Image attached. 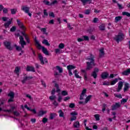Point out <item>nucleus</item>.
Wrapping results in <instances>:
<instances>
[{"label": "nucleus", "instance_id": "obj_1", "mask_svg": "<svg viewBox=\"0 0 130 130\" xmlns=\"http://www.w3.org/2000/svg\"><path fill=\"white\" fill-rule=\"evenodd\" d=\"M86 60H90V61H87L86 62V71H90L93 69V67L96 66L95 64V59H94V56L93 55H90V58H86Z\"/></svg>", "mask_w": 130, "mask_h": 130}, {"label": "nucleus", "instance_id": "obj_2", "mask_svg": "<svg viewBox=\"0 0 130 130\" xmlns=\"http://www.w3.org/2000/svg\"><path fill=\"white\" fill-rule=\"evenodd\" d=\"M55 69L56 71H58V72H57L56 71H54V76L55 78H58L59 76H61L62 72H63V70H62V68H61L60 66H57L55 67Z\"/></svg>", "mask_w": 130, "mask_h": 130}, {"label": "nucleus", "instance_id": "obj_3", "mask_svg": "<svg viewBox=\"0 0 130 130\" xmlns=\"http://www.w3.org/2000/svg\"><path fill=\"white\" fill-rule=\"evenodd\" d=\"M123 39H124V34L121 32H119L118 35L116 36V37L114 38V40H115L117 43H119V42L122 41Z\"/></svg>", "mask_w": 130, "mask_h": 130}, {"label": "nucleus", "instance_id": "obj_4", "mask_svg": "<svg viewBox=\"0 0 130 130\" xmlns=\"http://www.w3.org/2000/svg\"><path fill=\"white\" fill-rule=\"evenodd\" d=\"M15 36L17 37H19V44L21 45L22 48H24V46L26 45V42L24 40V37L20 35V34L17 33L15 34Z\"/></svg>", "mask_w": 130, "mask_h": 130}, {"label": "nucleus", "instance_id": "obj_5", "mask_svg": "<svg viewBox=\"0 0 130 130\" xmlns=\"http://www.w3.org/2000/svg\"><path fill=\"white\" fill-rule=\"evenodd\" d=\"M11 42L9 41H5L4 42V45L5 46L6 48L8 49V50H10V51H12L13 49H14V48L11 46Z\"/></svg>", "mask_w": 130, "mask_h": 130}, {"label": "nucleus", "instance_id": "obj_6", "mask_svg": "<svg viewBox=\"0 0 130 130\" xmlns=\"http://www.w3.org/2000/svg\"><path fill=\"white\" fill-rule=\"evenodd\" d=\"M8 97L10 98L8 100V103H11V102H14V98H15V93L13 91H10L8 94Z\"/></svg>", "mask_w": 130, "mask_h": 130}, {"label": "nucleus", "instance_id": "obj_7", "mask_svg": "<svg viewBox=\"0 0 130 130\" xmlns=\"http://www.w3.org/2000/svg\"><path fill=\"white\" fill-rule=\"evenodd\" d=\"M17 25H18L21 31H26V27L24 26V23L21 22V21L19 19H17Z\"/></svg>", "mask_w": 130, "mask_h": 130}, {"label": "nucleus", "instance_id": "obj_8", "mask_svg": "<svg viewBox=\"0 0 130 130\" xmlns=\"http://www.w3.org/2000/svg\"><path fill=\"white\" fill-rule=\"evenodd\" d=\"M67 68L68 70L69 76H73L72 70H75V69H76V66H74L73 65H69L67 67Z\"/></svg>", "mask_w": 130, "mask_h": 130}, {"label": "nucleus", "instance_id": "obj_9", "mask_svg": "<svg viewBox=\"0 0 130 130\" xmlns=\"http://www.w3.org/2000/svg\"><path fill=\"white\" fill-rule=\"evenodd\" d=\"M99 72V69L98 68H94V70L91 74V77H93L94 79H96L97 78V73Z\"/></svg>", "mask_w": 130, "mask_h": 130}, {"label": "nucleus", "instance_id": "obj_10", "mask_svg": "<svg viewBox=\"0 0 130 130\" xmlns=\"http://www.w3.org/2000/svg\"><path fill=\"white\" fill-rule=\"evenodd\" d=\"M32 79H33V77L32 76H25L23 77V80H21V83H22L23 84H25L27 81H29V80H32Z\"/></svg>", "mask_w": 130, "mask_h": 130}, {"label": "nucleus", "instance_id": "obj_11", "mask_svg": "<svg viewBox=\"0 0 130 130\" xmlns=\"http://www.w3.org/2000/svg\"><path fill=\"white\" fill-rule=\"evenodd\" d=\"M123 86V82L122 81H119L118 83V87L116 89V92L118 93L120 92L121 89H122V87Z\"/></svg>", "mask_w": 130, "mask_h": 130}, {"label": "nucleus", "instance_id": "obj_12", "mask_svg": "<svg viewBox=\"0 0 130 130\" xmlns=\"http://www.w3.org/2000/svg\"><path fill=\"white\" fill-rule=\"evenodd\" d=\"M38 49H41L42 48V51L43 53H44V54H45L46 55H49V52H48V51L47 50V49H46L44 46H41V47H38Z\"/></svg>", "mask_w": 130, "mask_h": 130}, {"label": "nucleus", "instance_id": "obj_13", "mask_svg": "<svg viewBox=\"0 0 130 130\" xmlns=\"http://www.w3.org/2000/svg\"><path fill=\"white\" fill-rule=\"evenodd\" d=\"M120 103H116L115 105L111 106V110H116V109L120 108L121 107Z\"/></svg>", "mask_w": 130, "mask_h": 130}, {"label": "nucleus", "instance_id": "obj_14", "mask_svg": "<svg viewBox=\"0 0 130 130\" xmlns=\"http://www.w3.org/2000/svg\"><path fill=\"white\" fill-rule=\"evenodd\" d=\"M109 77V74L107 72H103L101 75V77L103 80H105V79H108Z\"/></svg>", "mask_w": 130, "mask_h": 130}, {"label": "nucleus", "instance_id": "obj_15", "mask_svg": "<svg viewBox=\"0 0 130 130\" xmlns=\"http://www.w3.org/2000/svg\"><path fill=\"white\" fill-rule=\"evenodd\" d=\"M26 72H32L33 73H35V69L33 67L28 66L26 69Z\"/></svg>", "mask_w": 130, "mask_h": 130}, {"label": "nucleus", "instance_id": "obj_16", "mask_svg": "<svg viewBox=\"0 0 130 130\" xmlns=\"http://www.w3.org/2000/svg\"><path fill=\"white\" fill-rule=\"evenodd\" d=\"M87 92V89L86 88L83 89L82 90L81 94L80 95V100H83L84 99V96H85V94H86V92Z\"/></svg>", "mask_w": 130, "mask_h": 130}, {"label": "nucleus", "instance_id": "obj_17", "mask_svg": "<svg viewBox=\"0 0 130 130\" xmlns=\"http://www.w3.org/2000/svg\"><path fill=\"white\" fill-rule=\"evenodd\" d=\"M22 11H23V12L26 13H29L30 8L27 7V6H22L21 8Z\"/></svg>", "mask_w": 130, "mask_h": 130}, {"label": "nucleus", "instance_id": "obj_18", "mask_svg": "<svg viewBox=\"0 0 130 130\" xmlns=\"http://www.w3.org/2000/svg\"><path fill=\"white\" fill-rule=\"evenodd\" d=\"M128 89H129V84L127 83H125L123 88L124 92H127V91H128Z\"/></svg>", "mask_w": 130, "mask_h": 130}, {"label": "nucleus", "instance_id": "obj_19", "mask_svg": "<svg viewBox=\"0 0 130 130\" xmlns=\"http://www.w3.org/2000/svg\"><path fill=\"white\" fill-rule=\"evenodd\" d=\"M104 54H105V52H104V48H102L100 50V57H103V56H104Z\"/></svg>", "mask_w": 130, "mask_h": 130}, {"label": "nucleus", "instance_id": "obj_20", "mask_svg": "<svg viewBox=\"0 0 130 130\" xmlns=\"http://www.w3.org/2000/svg\"><path fill=\"white\" fill-rule=\"evenodd\" d=\"M130 74V69H127L126 71H123L122 73L123 76H127Z\"/></svg>", "mask_w": 130, "mask_h": 130}, {"label": "nucleus", "instance_id": "obj_21", "mask_svg": "<svg viewBox=\"0 0 130 130\" xmlns=\"http://www.w3.org/2000/svg\"><path fill=\"white\" fill-rule=\"evenodd\" d=\"M73 73L75 75V77L77 78V79H82V77L79 76V73H78V70H76L74 71Z\"/></svg>", "mask_w": 130, "mask_h": 130}, {"label": "nucleus", "instance_id": "obj_22", "mask_svg": "<svg viewBox=\"0 0 130 130\" xmlns=\"http://www.w3.org/2000/svg\"><path fill=\"white\" fill-rule=\"evenodd\" d=\"M12 24V20H10L4 24V27L7 29V28H10V25Z\"/></svg>", "mask_w": 130, "mask_h": 130}, {"label": "nucleus", "instance_id": "obj_23", "mask_svg": "<svg viewBox=\"0 0 130 130\" xmlns=\"http://www.w3.org/2000/svg\"><path fill=\"white\" fill-rule=\"evenodd\" d=\"M39 58L41 61V64H44V60H43V56L41 54H39Z\"/></svg>", "mask_w": 130, "mask_h": 130}, {"label": "nucleus", "instance_id": "obj_24", "mask_svg": "<svg viewBox=\"0 0 130 130\" xmlns=\"http://www.w3.org/2000/svg\"><path fill=\"white\" fill-rule=\"evenodd\" d=\"M47 112V111H40L38 115V116H42V115H44Z\"/></svg>", "mask_w": 130, "mask_h": 130}, {"label": "nucleus", "instance_id": "obj_25", "mask_svg": "<svg viewBox=\"0 0 130 130\" xmlns=\"http://www.w3.org/2000/svg\"><path fill=\"white\" fill-rule=\"evenodd\" d=\"M122 19V16H116L115 18V23H117V22H119L120 20Z\"/></svg>", "mask_w": 130, "mask_h": 130}, {"label": "nucleus", "instance_id": "obj_26", "mask_svg": "<svg viewBox=\"0 0 130 130\" xmlns=\"http://www.w3.org/2000/svg\"><path fill=\"white\" fill-rule=\"evenodd\" d=\"M42 43H43V44H45V45H46V46H50V44H49V43H48V41L47 40L44 39L42 41Z\"/></svg>", "mask_w": 130, "mask_h": 130}, {"label": "nucleus", "instance_id": "obj_27", "mask_svg": "<svg viewBox=\"0 0 130 130\" xmlns=\"http://www.w3.org/2000/svg\"><path fill=\"white\" fill-rule=\"evenodd\" d=\"M82 3H83V5H86V3H88V4H91L92 3V0H81Z\"/></svg>", "mask_w": 130, "mask_h": 130}, {"label": "nucleus", "instance_id": "obj_28", "mask_svg": "<svg viewBox=\"0 0 130 130\" xmlns=\"http://www.w3.org/2000/svg\"><path fill=\"white\" fill-rule=\"evenodd\" d=\"M35 41L37 47H41V45L39 43V42L37 39L36 37H35Z\"/></svg>", "mask_w": 130, "mask_h": 130}, {"label": "nucleus", "instance_id": "obj_29", "mask_svg": "<svg viewBox=\"0 0 130 130\" xmlns=\"http://www.w3.org/2000/svg\"><path fill=\"white\" fill-rule=\"evenodd\" d=\"M55 87L56 88V92H57V93L60 92V89H59V86L57 83H55Z\"/></svg>", "mask_w": 130, "mask_h": 130}, {"label": "nucleus", "instance_id": "obj_30", "mask_svg": "<svg viewBox=\"0 0 130 130\" xmlns=\"http://www.w3.org/2000/svg\"><path fill=\"white\" fill-rule=\"evenodd\" d=\"M45 17H48V13H47V10L46 9L44 10V15H43V18H45Z\"/></svg>", "mask_w": 130, "mask_h": 130}, {"label": "nucleus", "instance_id": "obj_31", "mask_svg": "<svg viewBox=\"0 0 130 130\" xmlns=\"http://www.w3.org/2000/svg\"><path fill=\"white\" fill-rule=\"evenodd\" d=\"M117 82H118V79L117 78H115L114 80H113L111 82L110 85H115V84H116V83H117Z\"/></svg>", "mask_w": 130, "mask_h": 130}, {"label": "nucleus", "instance_id": "obj_32", "mask_svg": "<svg viewBox=\"0 0 130 130\" xmlns=\"http://www.w3.org/2000/svg\"><path fill=\"white\" fill-rule=\"evenodd\" d=\"M19 72H20V68L17 67L15 68V70L14 71V73L19 76Z\"/></svg>", "mask_w": 130, "mask_h": 130}, {"label": "nucleus", "instance_id": "obj_33", "mask_svg": "<svg viewBox=\"0 0 130 130\" xmlns=\"http://www.w3.org/2000/svg\"><path fill=\"white\" fill-rule=\"evenodd\" d=\"M54 117H55V113H51L50 114L49 119L52 120V119H53V118H54Z\"/></svg>", "mask_w": 130, "mask_h": 130}, {"label": "nucleus", "instance_id": "obj_34", "mask_svg": "<svg viewBox=\"0 0 130 130\" xmlns=\"http://www.w3.org/2000/svg\"><path fill=\"white\" fill-rule=\"evenodd\" d=\"M74 126L76 128L80 127V122L79 121H76L74 123Z\"/></svg>", "mask_w": 130, "mask_h": 130}, {"label": "nucleus", "instance_id": "obj_35", "mask_svg": "<svg viewBox=\"0 0 130 130\" xmlns=\"http://www.w3.org/2000/svg\"><path fill=\"white\" fill-rule=\"evenodd\" d=\"M92 96L91 95H88L85 99V103H88V102L90 101V100L91 98H92Z\"/></svg>", "mask_w": 130, "mask_h": 130}, {"label": "nucleus", "instance_id": "obj_36", "mask_svg": "<svg viewBox=\"0 0 130 130\" xmlns=\"http://www.w3.org/2000/svg\"><path fill=\"white\" fill-rule=\"evenodd\" d=\"M58 112L59 113V116L60 117H63V116L64 115V113H63V112H62V110H59Z\"/></svg>", "mask_w": 130, "mask_h": 130}, {"label": "nucleus", "instance_id": "obj_37", "mask_svg": "<svg viewBox=\"0 0 130 130\" xmlns=\"http://www.w3.org/2000/svg\"><path fill=\"white\" fill-rule=\"evenodd\" d=\"M12 15H15L16 13H17V9H10Z\"/></svg>", "mask_w": 130, "mask_h": 130}, {"label": "nucleus", "instance_id": "obj_38", "mask_svg": "<svg viewBox=\"0 0 130 130\" xmlns=\"http://www.w3.org/2000/svg\"><path fill=\"white\" fill-rule=\"evenodd\" d=\"M14 47H16V50H17V51H21V50H22V46L21 47L18 46H17V45L15 44Z\"/></svg>", "mask_w": 130, "mask_h": 130}, {"label": "nucleus", "instance_id": "obj_39", "mask_svg": "<svg viewBox=\"0 0 130 130\" xmlns=\"http://www.w3.org/2000/svg\"><path fill=\"white\" fill-rule=\"evenodd\" d=\"M49 99H50L51 101H53V100L56 99V96L55 95H51L49 97Z\"/></svg>", "mask_w": 130, "mask_h": 130}, {"label": "nucleus", "instance_id": "obj_40", "mask_svg": "<svg viewBox=\"0 0 130 130\" xmlns=\"http://www.w3.org/2000/svg\"><path fill=\"white\" fill-rule=\"evenodd\" d=\"M99 28L101 31H104V30H105V25H104V24H102L99 26Z\"/></svg>", "mask_w": 130, "mask_h": 130}, {"label": "nucleus", "instance_id": "obj_41", "mask_svg": "<svg viewBox=\"0 0 130 130\" xmlns=\"http://www.w3.org/2000/svg\"><path fill=\"white\" fill-rule=\"evenodd\" d=\"M123 16H126L127 17H130V13L128 12H123L122 13Z\"/></svg>", "mask_w": 130, "mask_h": 130}, {"label": "nucleus", "instance_id": "obj_42", "mask_svg": "<svg viewBox=\"0 0 130 130\" xmlns=\"http://www.w3.org/2000/svg\"><path fill=\"white\" fill-rule=\"evenodd\" d=\"M21 34L23 36H24V38L26 39V38H28V37L26 34H25V30H21Z\"/></svg>", "mask_w": 130, "mask_h": 130}, {"label": "nucleus", "instance_id": "obj_43", "mask_svg": "<svg viewBox=\"0 0 130 130\" xmlns=\"http://www.w3.org/2000/svg\"><path fill=\"white\" fill-rule=\"evenodd\" d=\"M17 29V27L16 26H12L11 28H10V32H14L16 31Z\"/></svg>", "mask_w": 130, "mask_h": 130}, {"label": "nucleus", "instance_id": "obj_44", "mask_svg": "<svg viewBox=\"0 0 130 130\" xmlns=\"http://www.w3.org/2000/svg\"><path fill=\"white\" fill-rule=\"evenodd\" d=\"M43 3L45 4V5H46L47 6H51V3H50V2H49V1L44 0L43 1Z\"/></svg>", "mask_w": 130, "mask_h": 130}, {"label": "nucleus", "instance_id": "obj_45", "mask_svg": "<svg viewBox=\"0 0 130 130\" xmlns=\"http://www.w3.org/2000/svg\"><path fill=\"white\" fill-rule=\"evenodd\" d=\"M128 100V98L122 99V100L121 101V103H123V104H124V103H126Z\"/></svg>", "mask_w": 130, "mask_h": 130}, {"label": "nucleus", "instance_id": "obj_46", "mask_svg": "<svg viewBox=\"0 0 130 130\" xmlns=\"http://www.w3.org/2000/svg\"><path fill=\"white\" fill-rule=\"evenodd\" d=\"M42 32H43L44 34H45L46 35H48V33L46 32V28H42L41 29Z\"/></svg>", "mask_w": 130, "mask_h": 130}, {"label": "nucleus", "instance_id": "obj_47", "mask_svg": "<svg viewBox=\"0 0 130 130\" xmlns=\"http://www.w3.org/2000/svg\"><path fill=\"white\" fill-rule=\"evenodd\" d=\"M82 38H83V40L85 41H89V37L87 36H83Z\"/></svg>", "mask_w": 130, "mask_h": 130}, {"label": "nucleus", "instance_id": "obj_48", "mask_svg": "<svg viewBox=\"0 0 130 130\" xmlns=\"http://www.w3.org/2000/svg\"><path fill=\"white\" fill-rule=\"evenodd\" d=\"M68 94L69 93H68V92L66 90H63L61 92V95L62 96H67V95H68Z\"/></svg>", "mask_w": 130, "mask_h": 130}, {"label": "nucleus", "instance_id": "obj_49", "mask_svg": "<svg viewBox=\"0 0 130 130\" xmlns=\"http://www.w3.org/2000/svg\"><path fill=\"white\" fill-rule=\"evenodd\" d=\"M94 117L96 120L97 121L100 120V115H99V114L94 115Z\"/></svg>", "mask_w": 130, "mask_h": 130}, {"label": "nucleus", "instance_id": "obj_50", "mask_svg": "<svg viewBox=\"0 0 130 130\" xmlns=\"http://www.w3.org/2000/svg\"><path fill=\"white\" fill-rule=\"evenodd\" d=\"M58 47L60 49H62L64 48V44H63V43L59 44Z\"/></svg>", "mask_w": 130, "mask_h": 130}, {"label": "nucleus", "instance_id": "obj_51", "mask_svg": "<svg viewBox=\"0 0 130 130\" xmlns=\"http://www.w3.org/2000/svg\"><path fill=\"white\" fill-rule=\"evenodd\" d=\"M114 95L115 96V97H117V98H119V99H121V98H122V95H121V94H119L118 95L116 93H115Z\"/></svg>", "mask_w": 130, "mask_h": 130}, {"label": "nucleus", "instance_id": "obj_52", "mask_svg": "<svg viewBox=\"0 0 130 130\" xmlns=\"http://www.w3.org/2000/svg\"><path fill=\"white\" fill-rule=\"evenodd\" d=\"M13 114L15 116H20V113H19V112H18V111H14Z\"/></svg>", "mask_w": 130, "mask_h": 130}, {"label": "nucleus", "instance_id": "obj_53", "mask_svg": "<svg viewBox=\"0 0 130 130\" xmlns=\"http://www.w3.org/2000/svg\"><path fill=\"white\" fill-rule=\"evenodd\" d=\"M71 115L72 116H77L78 115V113L76 111L72 112L70 113Z\"/></svg>", "mask_w": 130, "mask_h": 130}, {"label": "nucleus", "instance_id": "obj_54", "mask_svg": "<svg viewBox=\"0 0 130 130\" xmlns=\"http://www.w3.org/2000/svg\"><path fill=\"white\" fill-rule=\"evenodd\" d=\"M3 10L4 14H8L9 12V10H8V8H5L4 7Z\"/></svg>", "mask_w": 130, "mask_h": 130}, {"label": "nucleus", "instance_id": "obj_55", "mask_svg": "<svg viewBox=\"0 0 130 130\" xmlns=\"http://www.w3.org/2000/svg\"><path fill=\"white\" fill-rule=\"evenodd\" d=\"M48 121V119H47L46 117H44L43 118L42 122L43 123H46Z\"/></svg>", "mask_w": 130, "mask_h": 130}, {"label": "nucleus", "instance_id": "obj_56", "mask_svg": "<svg viewBox=\"0 0 130 130\" xmlns=\"http://www.w3.org/2000/svg\"><path fill=\"white\" fill-rule=\"evenodd\" d=\"M90 13H91V10H90L89 9H87L85 10L84 14L85 15H89Z\"/></svg>", "mask_w": 130, "mask_h": 130}, {"label": "nucleus", "instance_id": "obj_57", "mask_svg": "<svg viewBox=\"0 0 130 130\" xmlns=\"http://www.w3.org/2000/svg\"><path fill=\"white\" fill-rule=\"evenodd\" d=\"M49 17H52V18H55V15H54V13L53 12H51L49 13Z\"/></svg>", "mask_w": 130, "mask_h": 130}, {"label": "nucleus", "instance_id": "obj_58", "mask_svg": "<svg viewBox=\"0 0 130 130\" xmlns=\"http://www.w3.org/2000/svg\"><path fill=\"white\" fill-rule=\"evenodd\" d=\"M76 119H77V116H73V117L70 119V121H74V120H76Z\"/></svg>", "mask_w": 130, "mask_h": 130}, {"label": "nucleus", "instance_id": "obj_59", "mask_svg": "<svg viewBox=\"0 0 130 130\" xmlns=\"http://www.w3.org/2000/svg\"><path fill=\"white\" fill-rule=\"evenodd\" d=\"M103 85H105V86H109L110 85V82H104L103 83Z\"/></svg>", "mask_w": 130, "mask_h": 130}, {"label": "nucleus", "instance_id": "obj_60", "mask_svg": "<svg viewBox=\"0 0 130 130\" xmlns=\"http://www.w3.org/2000/svg\"><path fill=\"white\" fill-rule=\"evenodd\" d=\"M70 108H75V104L71 103L69 105Z\"/></svg>", "mask_w": 130, "mask_h": 130}, {"label": "nucleus", "instance_id": "obj_61", "mask_svg": "<svg viewBox=\"0 0 130 130\" xmlns=\"http://www.w3.org/2000/svg\"><path fill=\"white\" fill-rule=\"evenodd\" d=\"M49 24L51 25H53L54 24V20L53 19H51L49 21Z\"/></svg>", "mask_w": 130, "mask_h": 130}, {"label": "nucleus", "instance_id": "obj_62", "mask_svg": "<svg viewBox=\"0 0 130 130\" xmlns=\"http://www.w3.org/2000/svg\"><path fill=\"white\" fill-rule=\"evenodd\" d=\"M51 95H54V94H55V88H53L51 92Z\"/></svg>", "mask_w": 130, "mask_h": 130}, {"label": "nucleus", "instance_id": "obj_63", "mask_svg": "<svg viewBox=\"0 0 130 130\" xmlns=\"http://www.w3.org/2000/svg\"><path fill=\"white\" fill-rule=\"evenodd\" d=\"M68 27L69 30H73V27H72V26H71L70 23H68Z\"/></svg>", "mask_w": 130, "mask_h": 130}, {"label": "nucleus", "instance_id": "obj_64", "mask_svg": "<svg viewBox=\"0 0 130 130\" xmlns=\"http://www.w3.org/2000/svg\"><path fill=\"white\" fill-rule=\"evenodd\" d=\"M55 52L56 53H61V52H60V49H56Z\"/></svg>", "mask_w": 130, "mask_h": 130}]
</instances>
